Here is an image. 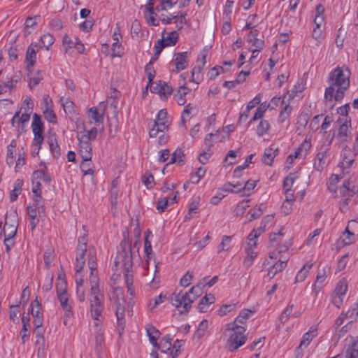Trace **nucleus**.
Segmentation results:
<instances>
[{
  "label": "nucleus",
  "mask_w": 358,
  "mask_h": 358,
  "mask_svg": "<svg viewBox=\"0 0 358 358\" xmlns=\"http://www.w3.org/2000/svg\"><path fill=\"white\" fill-rule=\"evenodd\" d=\"M202 283H198L193 286L188 292L185 294L181 292H173L170 296L171 304L179 309L180 314H187L191 308L192 303L195 301L201 293Z\"/></svg>",
  "instance_id": "2"
},
{
  "label": "nucleus",
  "mask_w": 358,
  "mask_h": 358,
  "mask_svg": "<svg viewBox=\"0 0 358 358\" xmlns=\"http://www.w3.org/2000/svg\"><path fill=\"white\" fill-rule=\"evenodd\" d=\"M258 33L259 31L257 29L250 31L248 35V41L252 43V45L255 46L257 48L263 49L264 41L256 38Z\"/></svg>",
  "instance_id": "31"
},
{
  "label": "nucleus",
  "mask_w": 358,
  "mask_h": 358,
  "mask_svg": "<svg viewBox=\"0 0 358 358\" xmlns=\"http://www.w3.org/2000/svg\"><path fill=\"white\" fill-rule=\"evenodd\" d=\"M326 157V152H320L317 154L314 163V167L315 170L321 171L323 169L324 165V159Z\"/></svg>",
  "instance_id": "33"
},
{
  "label": "nucleus",
  "mask_w": 358,
  "mask_h": 358,
  "mask_svg": "<svg viewBox=\"0 0 358 358\" xmlns=\"http://www.w3.org/2000/svg\"><path fill=\"white\" fill-rule=\"evenodd\" d=\"M90 282L91 285V289H101L99 283V278L97 272H90Z\"/></svg>",
  "instance_id": "53"
},
{
  "label": "nucleus",
  "mask_w": 358,
  "mask_h": 358,
  "mask_svg": "<svg viewBox=\"0 0 358 358\" xmlns=\"http://www.w3.org/2000/svg\"><path fill=\"white\" fill-rule=\"evenodd\" d=\"M313 264L309 262H306L303 266L297 273L295 278V283L301 282L305 280L309 271L312 268Z\"/></svg>",
  "instance_id": "28"
},
{
  "label": "nucleus",
  "mask_w": 358,
  "mask_h": 358,
  "mask_svg": "<svg viewBox=\"0 0 358 358\" xmlns=\"http://www.w3.org/2000/svg\"><path fill=\"white\" fill-rule=\"evenodd\" d=\"M206 173V169L203 168L199 167L197 169L195 174L192 176V182L197 183L199 180L204 176Z\"/></svg>",
  "instance_id": "62"
},
{
  "label": "nucleus",
  "mask_w": 358,
  "mask_h": 358,
  "mask_svg": "<svg viewBox=\"0 0 358 358\" xmlns=\"http://www.w3.org/2000/svg\"><path fill=\"white\" fill-rule=\"evenodd\" d=\"M337 138L341 143L348 142L351 140V121L345 120L338 129Z\"/></svg>",
  "instance_id": "13"
},
{
  "label": "nucleus",
  "mask_w": 358,
  "mask_h": 358,
  "mask_svg": "<svg viewBox=\"0 0 358 358\" xmlns=\"http://www.w3.org/2000/svg\"><path fill=\"white\" fill-rule=\"evenodd\" d=\"M144 15L148 24L155 27L159 25L158 23H155L156 13L154 12L153 8L145 7Z\"/></svg>",
  "instance_id": "34"
},
{
  "label": "nucleus",
  "mask_w": 358,
  "mask_h": 358,
  "mask_svg": "<svg viewBox=\"0 0 358 358\" xmlns=\"http://www.w3.org/2000/svg\"><path fill=\"white\" fill-rule=\"evenodd\" d=\"M41 41L43 46L48 49L53 44L54 38L51 34H45L41 37Z\"/></svg>",
  "instance_id": "55"
},
{
  "label": "nucleus",
  "mask_w": 358,
  "mask_h": 358,
  "mask_svg": "<svg viewBox=\"0 0 358 358\" xmlns=\"http://www.w3.org/2000/svg\"><path fill=\"white\" fill-rule=\"evenodd\" d=\"M278 148L271 145L265 149L262 156V162L268 166H272L274 158L278 155Z\"/></svg>",
  "instance_id": "16"
},
{
  "label": "nucleus",
  "mask_w": 358,
  "mask_h": 358,
  "mask_svg": "<svg viewBox=\"0 0 358 358\" xmlns=\"http://www.w3.org/2000/svg\"><path fill=\"white\" fill-rule=\"evenodd\" d=\"M178 34L176 31H173L169 33L167 37L164 39V43L167 46L174 45L178 41Z\"/></svg>",
  "instance_id": "49"
},
{
  "label": "nucleus",
  "mask_w": 358,
  "mask_h": 358,
  "mask_svg": "<svg viewBox=\"0 0 358 358\" xmlns=\"http://www.w3.org/2000/svg\"><path fill=\"white\" fill-rule=\"evenodd\" d=\"M103 292L102 289H90V313L94 320H99L101 317L103 310Z\"/></svg>",
  "instance_id": "6"
},
{
  "label": "nucleus",
  "mask_w": 358,
  "mask_h": 358,
  "mask_svg": "<svg viewBox=\"0 0 358 358\" xmlns=\"http://www.w3.org/2000/svg\"><path fill=\"white\" fill-rule=\"evenodd\" d=\"M95 349L96 352H99L102 350V345L104 343L103 331L102 329H99L95 332Z\"/></svg>",
  "instance_id": "35"
},
{
  "label": "nucleus",
  "mask_w": 358,
  "mask_h": 358,
  "mask_svg": "<svg viewBox=\"0 0 358 358\" xmlns=\"http://www.w3.org/2000/svg\"><path fill=\"white\" fill-rule=\"evenodd\" d=\"M347 317L350 319V322L358 320V308L356 307L349 309L346 313Z\"/></svg>",
  "instance_id": "63"
},
{
  "label": "nucleus",
  "mask_w": 358,
  "mask_h": 358,
  "mask_svg": "<svg viewBox=\"0 0 358 358\" xmlns=\"http://www.w3.org/2000/svg\"><path fill=\"white\" fill-rule=\"evenodd\" d=\"M255 248L248 246L245 248L248 256L244 259L243 264L246 268H249L253 263L254 259L257 257V253L254 252Z\"/></svg>",
  "instance_id": "32"
},
{
  "label": "nucleus",
  "mask_w": 358,
  "mask_h": 358,
  "mask_svg": "<svg viewBox=\"0 0 358 358\" xmlns=\"http://www.w3.org/2000/svg\"><path fill=\"white\" fill-rule=\"evenodd\" d=\"M96 255L95 253L91 250H89L88 252V266L90 269L91 272H97L96 271Z\"/></svg>",
  "instance_id": "48"
},
{
  "label": "nucleus",
  "mask_w": 358,
  "mask_h": 358,
  "mask_svg": "<svg viewBox=\"0 0 358 358\" xmlns=\"http://www.w3.org/2000/svg\"><path fill=\"white\" fill-rule=\"evenodd\" d=\"M156 127H159V129L166 130L168 129L169 122L167 120V112L165 109H162L159 111L157 118L155 121Z\"/></svg>",
  "instance_id": "21"
},
{
  "label": "nucleus",
  "mask_w": 358,
  "mask_h": 358,
  "mask_svg": "<svg viewBox=\"0 0 358 358\" xmlns=\"http://www.w3.org/2000/svg\"><path fill=\"white\" fill-rule=\"evenodd\" d=\"M347 358H358V339L354 341L346 352Z\"/></svg>",
  "instance_id": "37"
},
{
  "label": "nucleus",
  "mask_w": 358,
  "mask_h": 358,
  "mask_svg": "<svg viewBox=\"0 0 358 358\" xmlns=\"http://www.w3.org/2000/svg\"><path fill=\"white\" fill-rule=\"evenodd\" d=\"M122 250L120 251L115 258V266L124 267L126 272L124 274L125 285L127 292L131 296H134L135 289L133 285V275L129 273L132 267V256L131 243L124 238L121 243Z\"/></svg>",
  "instance_id": "1"
},
{
  "label": "nucleus",
  "mask_w": 358,
  "mask_h": 358,
  "mask_svg": "<svg viewBox=\"0 0 358 358\" xmlns=\"http://www.w3.org/2000/svg\"><path fill=\"white\" fill-rule=\"evenodd\" d=\"M41 166H43V168L41 170L35 171L33 173V177L35 178H41L45 182H50L51 181V178L48 173V169L45 164L41 163Z\"/></svg>",
  "instance_id": "29"
},
{
  "label": "nucleus",
  "mask_w": 358,
  "mask_h": 358,
  "mask_svg": "<svg viewBox=\"0 0 358 358\" xmlns=\"http://www.w3.org/2000/svg\"><path fill=\"white\" fill-rule=\"evenodd\" d=\"M97 136V129L96 127H93L87 132L82 133L80 132L78 134V140L79 143L83 144H91V141L96 139Z\"/></svg>",
  "instance_id": "17"
},
{
  "label": "nucleus",
  "mask_w": 358,
  "mask_h": 358,
  "mask_svg": "<svg viewBox=\"0 0 358 358\" xmlns=\"http://www.w3.org/2000/svg\"><path fill=\"white\" fill-rule=\"evenodd\" d=\"M350 72L348 68L337 67L329 76L330 85L338 87L334 94L336 101L341 100L345 91L350 87Z\"/></svg>",
  "instance_id": "3"
},
{
  "label": "nucleus",
  "mask_w": 358,
  "mask_h": 358,
  "mask_svg": "<svg viewBox=\"0 0 358 358\" xmlns=\"http://www.w3.org/2000/svg\"><path fill=\"white\" fill-rule=\"evenodd\" d=\"M66 283L62 282L57 285V294L61 306L64 311V324L67 325V318L71 317L73 315L72 308L69 303V295L66 291Z\"/></svg>",
  "instance_id": "7"
},
{
  "label": "nucleus",
  "mask_w": 358,
  "mask_h": 358,
  "mask_svg": "<svg viewBox=\"0 0 358 358\" xmlns=\"http://www.w3.org/2000/svg\"><path fill=\"white\" fill-rule=\"evenodd\" d=\"M145 330L150 342L153 346H157V340L161 335L160 331L152 324H147L145 327Z\"/></svg>",
  "instance_id": "22"
},
{
  "label": "nucleus",
  "mask_w": 358,
  "mask_h": 358,
  "mask_svg": "<svg viewBox=\"0 0 358 358\" xmlns=\"http://www.w3.org/2000/svg\"><path fill=\"white\" fill-rule=\"evenodd\" d=\"M31 127L34 134L32 146H37L36 154H38L44 139L43 136L44 127L41 116L36 113L33 115Z\"/></svg>",
  "instance_id": "8"
},
{
  "label": "nucleus",
  "mask_w": 358,
  "mask_h": 358,
  "mask_svg": "<svg viewBox=\"0 0 358 358\" xmlns=\"http://www.w3.org/2000/svg\"><path fill=\"white\" fill-rule=\"evenodd\" d=\"M215 298L213 295L210 297H208L207 294H206L201 299L199 304V310L200 312H206L204 310L205 306H208L214 302Z\"/></svg>",
  "instance_id": "47"
},
{
  "label": "nucleus",
  "mask_w": 358,
  "mask_h": 358,
  "mask_svg": "<svg viewBox=\"0 0 358 358\" xmlns=\"http://www.w3.org/2000/svg\"><path fill=\"white\" fill-rule=\"evenodd\" d=\"M330 272V267L325 266L322 269H319L316 277V283H322L327 276V273Z\"/></svg>",
  "instance_id": "43"
},
{
  "label": "nucleus",
  "mask_w": 358,
  "mask_h": 358,
  "mask_svg": "<svg viewBox=\"0 0 358 358\" xmlns=\"http://www.w3.org/2000/svg\"><path fill=\"white\" fill-rule=\"evenodd\" d=\"M317 336V329L314 327H311L310 330L304 334L303 338L300 342L299 346L297 348V351H299L302 348H306L313 340L314 337Z\"/></svg>",
  "instance_id": "23"
},
{
  "label": "nucleus",
  "mask_w": 358,
  "mask_h": 358,
  "mask_svg": "<svg viewBox=\"0 0 358 358\" xmlns=\"http://www.w3.org/2000/svg\"><path fill=\"white\" fill-rule=\"evenodd\" d=\"M292 108L289 103H287L283 106L280 112L278 121L281 123L284 122L289 117Z\"/></svg>",
  "instance_id": "40"
},
{
  "label": "nucleus",
  "mask_w": 358,
  "mask_h": 358,
  "mask_svg": "<svg viewBox=\"0 0 358 358\" xmlns=\"http://www.w3.org/2000/svg\"><path fill=\"white\" fill-rule=\"evenodd\" d=\"M202 67L200 66H194L192 70L191 81L198 84L202 79Z\"/></svg>",
  "instance_id": "41"
},
{
  "label": "nucleus",
  "mask_w": 358,
  "mask_h": 358,
  "mask_svg": "<svg viewBox=\"0 0 358 358\" xmlns=\"http://www.w3.org/2000/svg\"><path fill=\"white\" fill-rule=\"evenodd\" d=\"M347 289H348L347 285L345 284L344 282L340 281L336 287L334 294L341 295V296H344L347 292Z\"/></svg>",
  "instance_id": "61"
},
{
  "label": "nucleus",
  "mask_w": 358,
  "mask_h": 358,
  "mask_svg": "<svg viewBox=\"0 0 358 358\" xmlns=\"http://www.w3.org/2000/svg\"><path fill=\"white\" fill-rule=\"evenodd\" d=\"M357 222L355 220H351L348 222L341 236V241L343 245H349L355 241V234L354 232L350 231V228L352 227V224H355Z\"/></svg>",
  "instance_id": "18"
},
{
  "label": "nucleus",
  "mask_w": 358,
  "mask_h": 358,
  "mask_svg": "<svg viewBox=\"0 0 358 358\" xmlns=\"http://www.w3.org/2000/svg\"><path fill=\"white\" fill-rule=\"evenodd\" d=\"M36 51L31 45L28 47L26 53V62H27V69L29 71L34 66L36 62Z\"/></svg>",
  "instance_id": "27"
},
{
  "label": "nucleus",
  "mask_w": 358,
  "mask_h": 358,
  "mask_svg": "<svg viewBox=\"0 0 358 358\" xmlns=\"http://www.w3.org/2000/svg\"><path fill=\"white\" fill-rule=\"evenodd\" d=\"M288 259V257H283L282 255H280L278 260L273 265H272L271 267L274 270H276L277 273H279L287 266Z\"/></svg>",
  "instance_id": "38"
},
{
  "label": "nucleus",
  "mask_w": 358,
  "mask_h": 358,
  "mask_svg": "<svg viewBox=\"0 0 358 358\" xmlns=\"http://www.w3.org/2000/svg\"><path fill=\"white\" fill-rule=\"evenodd\" d=\"M15 214H16V213H15ZM12 217L13 219H11V223H8V215H6V220L3 227L4 236L15 237L16 234L17 229L15 220L16 215H10V218Z\"/></svg>",
  "instance_id": "15"
},
{
  "label": "nucleus",
  "mask_w": 358,
  "mask_h": 358,
  "mask_svg": "<svg viewBox=\"0 0 358 358\" xmlns=\"http://www.w3.org/2000/svg\"><path fill=\"white\" fill-rule=\"evenodd\" d=\"M81 171L83 173V176H86L88 174L92 175L94 173V170L91 168L90 161H83L80 164Z\"/></svg>",
  "instance_id": "56"
},
{
  "label": "nucleus",
  "mask_w": 358,
  "mask_h": 358,
  "mask_svg": "<svg viewBox=\"0 0 358 358\" xmlns=\"http://www.w3.org/2000/svg\"><path fill=\"white\" fill-rule=\"evenodd\" d=\"M44 264L46 268H49L54 259V255L52 250H48L44 252Z\"/></svg>",
  "instance_id": "58"
},
{
  "label": "nucleus",
  "mask_w": 358,
  "mask_h": 358,
  "mask_svg": "<svg viewBox=\"0 0 358 358\" xmlns=\"http://www.w3.org/2000/svg\"><path fill=\"white\" fill-rule=\"evenodd\" d=\"M226 331L229 332L227 341V347L229 351H236L245 343L246 337L244 333L246 329L244 327L236 324V322H231L227 324Z\"/></svg>",
  "instance_id": "4"
},
{
  "label": "nucleus",
  "mask_w": 358,
  "mask_h": 358,
  "mask_svg": "<svg viewBox=\"0 0 358 358\" xmlns=\"http://www.w3.org/2000/svg\"><path fill=\"white\" fill-rule=\"evenodd\" d=\"M87 250V233L78 238L77 246V255L76 257L75 268L77 272L83 271L85 264V255Z\"/></svg>",
  "instance_id": "9"
},
{
  "label": "nucleus",
  "mask_w": 358,
  "mask_h": 358,
  "mask_svg": "<svg viewBox=\"0 0 358 358\" xmlns=\"http://www.w3.org/2000/svg\"><path fill=\"white\" fill-rule=\"evenodd\" d=\"M112 53L111 55L113 57H121L123 52V49L122 48V45L119 42H113L112 45Z\"/></svg>",
  "instance_id": "54"
},
{
  "label": "nucleus",
  "mask_w": 358,
  "mask_h": 358,
  "mask_svg": "<svg viewBox=\"0 0 358 358\" xmlns=\"http://www.w3.org/2000/svg\"><path fill=\"white\" fill-rule=\"evenodd\" d=\"M252 313V311L248 309H244L242 310L238 317L236 318V320L233 322H236V324H238L237 323L240 324H244L246 320L248 319L250 314Z\"/></svg>",
  "instance_id": "42"
},
{
  "label": "nucleus",
  "mask_w": 358,
  "mask_h": 358,
  "mask_svg": "<svg viewBox=\"0 0 358 358\" xmlns=\"http://www.w3.org/2000/svg\"><path fill=\"white\" fill-rule=\"evenodd\" d=\"M340 193L343 196V203L345 205L354 204L357 203L356 200L352 201L351 197L357 193L358 196V187L352 185L350 182H344L340 187Z\"/></svg>",
  "instance_id": "10"
},
{
  "label": "nucleus",
  "mask_w": 358,
  "mask_h": 358,
  "mask_svg": "<svg viewBox=\"0 0 358 358\" xmlns=\"http://www.w3.org/2000/svg\"><path fill=\"white\" fill-rule=\"evenodd\" d=\"M293 307H294V305L292 304V305H289V306H287L284 310V311L280 316V320L282 323H285L288 320V319L292 312Z\"/></svg>",
  "instance_id": "59"
},
{
  "label": "nucleus",
  "mask_w": 358,
  "mask_h": 358,
  "mask_svg": "<svg viewBox=\"0 0 358 358\" xmlns=\"http://www.w3.org/2000/svg\"><path fill=\"white\" fill-rule=\"evenodd\" d=\"M178 194V192H176L174 196L171 198L165 197L163 199H159L157 201L156 208L159 213L164 212L167 207L169 205H172L177 202V196Z\"/></svg>",
  "instance_id": "19"
},
{
  "label": "nucleus",
  "mask_w": 358,
  "mask_h": 358,
  "mask_svg": "<svg viewBox=\"0 0 358 358\" xmlns=\"http://www.w3.org/2000/svg\"><path fill=\"white\" fill-rule=\"evenodd\" d=\"M110 300L114 301L115 306V315L117 317V325L122 330L124 327V312L126 301L124 297L123 289L121 287H115L113 292Z\"/></svg>",
  "instance_id": "5"
},
{
  "label": "nucleus",
  "mask_w": 358,
  "mask_h": 358,
  "mask_svg": "<svg viewBox=\"0 0 358 358\" xmlns=\"http://www.w3.org/2000/svg\"><path fill=\"white\" fill-rule=\"evenodd\" d=\"M188 56L187 52H178L175 54L173 62L176 69V72L184 70L188 65Z\"/></svg>",
  "instance_id": "14"
},
{
  "label": "nucleus",
  "mask_w": 358,
  "mask_h": 358,
  "mask_svg": "<svg viewBox=\"0 0 358 358\" xmlns=\"http://www.w3.org/2000/svg\"><path fill=\"white\" fill-rule=\"evenodd\" d=\"M43 115L47 121L50 123H56L57 122V116L53 111V110L50 109L49 107H46L43 111Z\"/></svg>",
  "instance_id": "51"
},
{
  "label": "nucleus",
  "mask_w": 358,
  "mask_h": 358,
  "mask_svg": "<svg viewBox=\"0 0 358 358\" xmlns=\"http://www.w3.org/2000/svg\"><path fill=\"white\" fill-rule=\"evenodd\" d=\"M200 201V197L196 196L191 201L189 205L188 215L185 216V220H190L192 213H196V210L198 208Z\"/></svg>",
  "instance_id": "39"
},
{
  "label": "nucleus",
  "mask_w": 358,
  "mask_h": 358,
  "mask_svg": "<svg viewBox=\"0 0 358 358\" xmlns=\"http://www.w3.org/2000/svg\"><path fill=\"white\" fill-rule=\"evenodd\" d=\"M185 155L183 151L180 148L176 149L174 152L171 155V161L165 165L163 169V173H164V170L172 164L177 163L180 166L183 164V157Z\"/></svg>",
  "instance_id": "24"
},
{
  "label": "nucleus",
  "mask_w": 358,
  "mask_h": 358,
  "mask_svg": "<svg viewBox=\"0 0 358 358\" xmlns=\"http://www.w3.org/2000/svg\"><path fill=\"white\" fill-rule=\"evenodd\" d=\"M187 90L185 86H180L177 94L174 95L175 99L180 106H183L186 103L185 96L187 94Z\"/></svg>",
  "instance_id": "36"
},
{
  "label": "nucleus",
  "mask_w": 358,
  "mask_h": 358,
  "mask_svg": "<svg viewBox=\"0 0 358 358\" xmlns=\"http://www.w3.org/2000/svg\"><path fill=\"white\" fill-rule=\"evenodd\" d=\"M49 147L54 157L58 158L60 155V148L57 144L56 138L50 139V141H49Z\"/></svg>",
  "instance_id": "52"
},
{
  "label": "nucleus",
  "mask_w": 358,
  "mask_h": 358,
  "mask_svg": "<svg viewBox=\"0 0 358 358\" xmlns=\"http://www.w3.org/2000/svg\"><path fill=\"white\" fill-rule=\"evenodd\" d=\"M232 239V236H222V241L218 248V252L221 251H227L230 248V243Z\"/></svg>",
  "instance_id": "46"
},
{
  "label": "nucleus",
  "mask_w": 358,
  "mask_h": 358,
  "mask_svg": "<svg viewBox=\"0 0 358 358\" xmlns=\"http://www.w3.org/2000/svg\"><path fill=\"white\" fill-rule=\"evenodd\" d=\"M193 278V273L187 271L185 275L182 276V278L180 280V285L182 287H187L191 283V281Z\"/></svg>",
  "instance_id": "57"
},
{
  "label": "nucleus",
  "mask_w": 358,
  "mask_h": 358,
  "mask_svg": "<svg viewBox=\"0 0 358 358\" xmlns=\"http://www.w3.org/2000/svg\"><path fill=\"white\" fill-rule=\"evenodd\" d=\"M106 106L104 102H101L98 108L92 107L89 109V116L96 125L103 124Z\"/></svg>",
  "instance_id": "12"
},
{
  "label": "nucleus",
  "mask_w": 358,
  "mask_h": 358,
  "mask_svg": "<svg viewBox=\"0 0 358 358\" xmlns=\"http://www.w3.org/2000/svg\"><path fill=\"white\" fill-rule=\"evenodd\" d=\"M357 155H358V140L355 138L352 151L347 146L345 147L341 166L343 168L350 167L354 162Z\"/></svg>",
  "instance_id": "11"
},
{
  "label": "nucleus",
  "mask_w": 358,
  "mask_h": 358,
  "mask_svg": "<svg viewBox=\"0 0 358 358\" xmlns=\"http://www.w3.org/2000/svg\"><path fill=\"white\" fill-rule=\"evenodd\" d=\"M270 124L267 120H262L257 126V134L259 136H264L269 129Z\"/></svg>",
  "instance_id": "45"
},
{
  "label": "nucleus",
  "mask_w": 358,
  "mask_h": 358,
  "mask_svg": "<svg viewBox=\"0 0 358 358\" xmlns=\"http://www.w3.org/2000/svg\"><path fill=\"white\" fill-rule=\"evenodd\" d=\"M160 1V6L156 7V10H166L168 8L173 7L176 5L178 0H159Z\"/></svg>",
  "instance_id": "44"
},
{
  "label": "nucleus",
  "mask_w": 358,
  "mask_h": 358,
  "mask_svg": "<svg viewBox=\"0 0 358 358\" xmlns=\"http://www.w3.org/2000/svg\"><path fill=\"white\" fill-rule=\"evenodd\" d=\"M171 341L172 338L169 336H166L162 338L159 343H157V346H155L161 352L163 353H169L171 351Z\"/></svg>",
  "instance_id": "25"
},
{
  "label": "nucleus",
  "mask_w": 358,
  "mask_h": 358,
  "mask_svg": "<svg viewBox=\"0 0 358 358\" xmlns=\"http://www.w3.org/2000/svg\"><path fill=\"white\" fill-rule=\"evenodd\" d=\"M180 342L181 341L180 340H176L174 342L171 351L170 352V356L171 357V358H176L178 356L180 353V350L178 348L180 347Z\"/></svg>",
  "instance_id": "64"
},
{
  "label": "nucleus",
  "mask_w": 358,
  "mask_h": 358,
  "mask_svg": "<svg viewBox=\"0 0 358 358\" xmlns=\"http://www.w3.org/2000/svg\"><path fill=\"white\" fill-rule=\"evenodd\" d=\"M236 303L222 305L218 310V314L221 316L225 315L235 308Z\"/></svg>",
  "instance_id": "60"
},
{
  "label": "nucleus",
  "mask_w": 358,
  "mask_h": 358,
  "mask_svg": "<svg viewBox=\"0 0 358 358\" xmlns=\"http://www.w3.org/2000/svg\"><path fill=\"white\" fill-rule=\"evenodd\" d=\"M310 143L307 141H304L302 143L300 146L294 152V154H292L294 155V157L295 159L296 158H305L307 152L310 148Z\"/></svg>",
  "instance_id": "30"
},
{
  "label": "nucleus",
  "mask_w": 358,
  "mask_h": 358,
  "mask_svg": "<svg viewBox=\"0 0 358 358\" xmlns=\"http://www.w3.org/2000/svg\"><path fill=\"white\" fill-rule=\"evenodd\" d=\"M151 92L159 94L161 96L166 98L172 92V87L164 82L159 81L155 87L151 88Z\"/></svg>",
  "instance_id": "20"
},
{
  "label": "nucleus",
  "mask_w": 358,
  "mask_h": 358,
  "mask_svg": "<svg viewBox=\"0 0 358 358\" xmlns=\"http://www.w3.org/2000/svg\"><path fill=\"white\" fill-rule=\"evenodd\" d=\"M79 151H80V155L83 159V161H90L91 159H92V145L91 144H87V143H83V144H80L79 143Z\"/></svg>",
  "instance_id": "26"
},
{
  "label": "nucleus",
  "mask_w": 358,
  "mask_h": 358,
  "mask_svg": "<svg viewBox=\"0 0 358 358\" xmlns=\"http://www.w3.org/2000/svg\"><path fill=\"white\" fill-rule=\"evenodd\" d=\"M167 46L166 43H164V39H159L157 41V43L154 46V50H155V58H152V60L157 59L159 55L161 54L162 50Z\"/></svg>",
  "instance_id": "50"
}]
</instances>
